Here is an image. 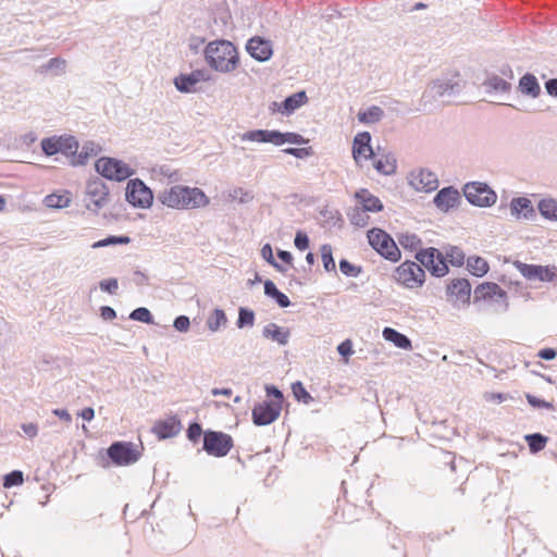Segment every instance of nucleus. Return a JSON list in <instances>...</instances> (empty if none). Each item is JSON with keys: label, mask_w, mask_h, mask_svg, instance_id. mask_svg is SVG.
<instances>
[{"label": "nucleus", "mask_w": 557, "mask_h": 557, "mask_svg": "<svg viewBox=\"0 0 557 557\" xmlns=\"http://www.w3.org/2000/svg\"><path fill=\"white\" fill-rule=\"evenodd\" d=\"M414 259L434 277H443L449 272L444 253L435 247L420 248L416 251Z\"/></svg>", "instance_id": "39448f33"}, {"label": "nucleus", "mask_w": 557, "mask_h": 557, "mask_svg": "<svg viewBox=\"0 0 557 557\" xmlns=\"http://www.w3.org/2000/svg\"><path fill=\"white\" fill-rule=\"evenodd\" d=\"M99 288L104 293L114 295L119 288V281L115 277L102 280L99 282Z\"/></svg>", "instance_id": "052dcab7"}, {"label": "nucleus", "mask_w": 557, "mask_h": 557, "mask_svg": "<svg viewBox=\"0 0 557 557\" xmlns=\"http://www.w3.org/2000/svg\"><path fill=\"white\" fill-rule=\"evenodd\" d=\"M285 154L293 156L297 159H306L311 156H313V149L312 147H301V148H294L288 147L282 150Z\"/></svg>", "instance_id": "4d7b16f0"}, {"label": "nucleus", "mask_w": 557, "mask_h": 557, "mask_svg": "<svg viewBox=\"0 0 557 557\" xmlns=\"http://www.w3.org/2000/svg\"><path fill=\"white\" fill-rule=\"evenodd\" d=\"M494 300L496 302H503L504 309H508L507 293L496 283L484 282L479 284L474 289L473 302L476 304L480 300Z\"/></svg>", "instance_id": "f3484780"}, {"label": "nucleus", "mask_w": 557, "mask_h": 557, "mask_svg": "<svg viewBox=\"0 0 557 557\" xmlns=\"http://www.w3.org/2000/svg\"><path fill=\"white\" fill-rule=\"evenodd\" d=\"M140 456L141 451L132 442L116 441L107 448V457L119 467L133 465Z\"/></svg>", "instance_id": "1a4fd4ad"}, {"label": "nucleus", "mask_w": 557, "mask_h": 557, "mask_svg": "<svg viewBox=\"0 0 557 557\" xmlns=\"http://www.w3.org/2000/svg\"><path fill=\"white\" fill-rule=\"evenodd\" d=\"M525 398L528 404L533 408H544V409H554V405L549 401H546L545 399H542L537 396H534L532 394H525Z\"/></svg>", "instance_id": "bf43d9fd"}, {"label": "nucleus", "mask_w": 557, "mask_h": 557, "mask_svg": "<svg viewBox=\"0 0 557 557\" xmlns=\"http://www.w3.org/2000/svg\"><path fill=\"white\" fill-rule=\"evenodd\" d=\"M321 258L323 268L326 272H336V264L333 258V249L329 244H324L321 246Z\"/></svg>", "instance_id": "c03bdc74"}, {"label": "nucleus", "mask_w": 557, "mask_h": 557, "mask_svg": "<svg viewBox=\"0 0 557 557\" xmlns=\"http://www.w3.org/2000/svg\"><path fill=\"white\" fill-rule=\"evenodd\" d=\"M255 320L256 314L253 310L246 307H239L238 318L236 320V326L238 329L252 327L255 324Z\"/></svg>", "instance_id": "79ce46f5"}, {"label": "nucleus", "mask_w": 557, "mask_h": 557, "mask_svg": "<svg viewBox=\"0 0 557 557\" xmlns=\"http://www.w3.org/2000/svg\"><path fill=\"white\" fill-rule=\"evenodd\" d=\"M355 198L358 203L361 205L360 208L367 212L376 213L382 211L384 208L382 201L366 188L357 190L355 193Z\"/></svg>", "instance_id": "b1692460"}, {"label": "nucleus", "mask_w": 557, "mask_h": 557, "mask_svg": "<svg viewBox=\"0 0 557 557\" xmlns=\"http://www.w3.org/2000/svg\"><path fill=\"white\" fill-rule=\"evenodd\" d=\"M181 429L182 424L180 419L176 416H173L165 420L158 421L153 425L152 431L157 434L158 438L166 440L178 434Z\"/></svg>", "instance_id": "412c9836"}, {"label": "nucleus", "mask_w": 557, "mask_h": 557, "mask_svg": "<svg viewBox=\"0 0 557 557\" xmlns=\"http://www.w3.org/2000/svg\"><path fill=\"white\" fill-rule=\"evenodd\" d=\"M158 201L177 210L205 208L210 203L209 197L198 187L174 185L158 194Z\"/></svg>", "instance_id": "f257e3e1"}, {"label": "nucleus", "mask_w": 557, "mask_h": 557, "mask_svg": "<svg viewBox=\"0 0 557 557\" xmlns=\"http://www.w3.org/2000/svg\"><path fill=\"white\" fill-rule=\"evenodd\" d=\"M537 209L543 218L557 221V200L544 198L539 202Z\"/></svg>", "instance_id": "e433bc0d"}, {"label": "nucleus", "mask_w": 557, "mask_h": 557, "mask_svg": "<svg viewBox=\"0 0 557 557\" xmlns=\"http://www.w3.org/2000/svg\"><path fill=\"white\" fill-rule=\"evenodd\" d=\"M131 243V237L127 235H109L103 239L95 242L91 245L92 249L115 246V245H127Z\"/></svg>", "instance_id": "58836bf2"}, {"label": "nucleus", "mask_w": 557, "mask_h": 557, "mask_svg": "<svg viewBox=\"0 0 557 557\" xmlns=\"http://www.w3.org/2000/svg\"><path fill=\"white\" fill-rule=\"evenodd\" d=\"M262 336L277 343L281 346H285L289 342L290 332L287 327L280 326L274 322H270L263 327Z\"/></svg>", "instance_id": "393cba45"}, {"label": "nucleus", "mask_w": 557, "mask_h": 557, "mask_svg": "<svg viewBox=\"0 0 557 557\" xmlns=\"http://www.w3.org/2000/svg\"><path fill=\"white\" fill-rule=\"evenodd\" d=\"M544 86H545L546 92L549 96L557 98V77L549 78L548 81L545 82Z\"/></svg>", "instance_id": "774afa93"}, {"label": "nucleus", "mask_w": 557, "mask_h": 557, "mask_svg": "<svg viewBox=\"0 0 557 557\" xmlns=\"http://www.w3.org/2000/svg\"><path fill=\"white\" fill-rule=\"evenodd\" d=\"M79 149L78 140L74 136H60V153L73 159Z\"/></svg>", "instance_id": "c9c22d12"}, {"label": "nucleus", "mask_w": 557, "mask_h": 557, "mask_svg": "<svg viewBox=\"0 0 557 557\" xmlns=\"http://www.w3.org/2000/svg\"><path fill=\"white\" fill-rule=\"evenodd\" d=\"M203 433H205V431L202 430L201 424L194 421V422L189 423L187 431H186V436H187L188 441L196 444L199 442L201 436L203 437Z\"/></svg>", "instance_id": "6e6d98bb"}, {"label": "nucleus", "mask_w": 557, "mask_h": 557, "mask_svg": "<svg viewBox=\"0 0 557 557\" xmlns=\"http://www.w3.org/2000/svg\"><path fill=\"white\" fill-rule=\"evenodd\" d=\"M85 206L89 211L97 213L109 201V188L106 183L96 177L87 183Z\"/></svg>", "instance_id": "ddd939ff"}, {"label": "nucleus", "mask_w": 557, "mask_h": 557, "mask_svg": "<svg viewBox=\"0 0 557 557\" xmlns=\"http://www.w3.org/2000/svg\"><path fill=\"white\" fill-rule=\"evenodd\" d=\"M95 170L102 177L115 182L128 180L135 173V171L124 161L112 157L99 158L95 162Z\"/></svg>", "instance_id": "423d86ee"}, {"label": "nucleus", "mask_w": 557, "mask_h": 557, "mask_svg": "<svg viewBox=\"0 0 557 557\" xmlns=\"http://www.w3.org/2000/svg\"><path fill=\"white\" fill-rule=\"evenodd\" d=\"M467 269L472 275L482 277L488 272L490 265L484 258L471 256L467 259Z\"/></svg>", "instance_id": "7c9ffc66"}, {"label": "nucleus", "mask_w": 557, "mask_h": 557, "mask_svg": "<svg viewBox=\"0 0 557 557\" xmlns=\"http://www.w3.org/2000/svg\"><path fill=\"white\" fill-rule=\"evenodd\" d=\"M24 482V474L21 470H13L3 476V487L11 488L22 485Z\"/></svg>", "instance_id": "8fccbe9b"}, {"label": "nucleus", "mask_w": 557, "mask_h": 557, "mask_svg": "<svg viewBox=\"0 0 557 557\" xmlns=\"http://www.w3.org/2000/svg\"><path fill=\"white\" fill-rule=\"evenodd\" d=\"M519 90L525 96L537 98L541 94L537 78L531 73H525L519 81Z\"/></svg>", "instance_id": "c85d7f7f"}, {"label": "nucleus", "mask_w": 557, "mask_h": 557, "mask_svg": "<svg viewBox=\"0 0 557 557\" xmlns=\"http://www.w3.org/2000/svg\"><path fill=\"white\" fill-rule=\"evenodd\" d=\"M125 199L135 208L148 209L152 206L153 193L140 178H133L126 185Z\"/></svg>", "instance_id": "f8f14e48"}, {"label": "nucleus", "mask_w": 557, "mask_h": 557, "mask_svg": "<svg viewBox=\"0 0 557 557\" xmlns=\"http://www.w3.org/2000/svg\"><path fill=\"white\" fill-rule=\"evenodd\" d=\"M444 256L453 267H461L465 263V252L457 246H448Z\"/></svg>", "instance_id": "37998d69"}, {"label": "nucleus", "mask_w": 557, "mask_h": 557, "mask_svg": "<svg viewBox=\"0 0 557 557\" xmlns=\"http://www.w3.org/2000/svg\"><path fill=\"white\" fill-rule=\"evenodd\" d=\"M242 141H255L259 144H272L283 146L284 144L306 145L308 139L295 132H281L278 129H252L240 135Z\"/></svg>", "instance_id": "7ed1b4c3"}, {"label": "nucleus", "mask_w": 557, "mask_h": 557, "mask_svg": "<svg viewBox=\"0 0 557 557\" xmlns=\"http://www.w3.org/2000/svg\"><path fill=\"white\" fill-rule=\"evenodd\" d=\"M173 84L175 88L180 92L189 94L195 91L196 82L191 73L188 74H180L173 79Z\"/></svg>", "instance_id": "f704fd0d"}, {"label": "nucleus", "mask_w": 557, "mask_h": 557, "mask_svg": "<svg viewBox=\"0 0 557 557\" xmlns=\"http://www.w3.org/2000/svg\"><path fill=\"white\" fill-rule=\"evenodd\" d=\"M347 215L350 223L357 227H366L370 221V216L367 214V211L360 207L352 208Z\"/></svg>", "instance_id": "a19ab883"}, {"label": "nucleus", "mask_w": 557, "mask_h": 557, "mask_svg": "<svg viewBox=\"0 0 557 557\" xmlns=\"http://www.w3.org/2000/svg\"><path fill=\"white\" fill-rule=\"evenodd\" d=\"M129 319L146 324H153V315L146 307H138L129 313Z\"/></svg>", "instance_id": "09e8293b"}, {"label": "nucleus", "mask_w": 557, "mask_h": 557, "mask_svg": "<svg viewBox=\"0 0 557 557\" xmlns=\"http://www.w3.org/2000/svg\"><path fill=\"white\" fill-rule=\"evenodd\" d=\"M463 87L465 83L460 79L459 75L438 78L429 85L426 90L423 92L422 100L449 98L460 94Z\"/></svg>", "instance_id": "0eeeda50"}, {"label": "nucleus", "mask_w": 557, "mask_h": 557, "mask_svg": "<svg viewBox=\"0 0 557 557\" xmlns=\"http://www.w3.org/2000/svg\"><path fill=\"white\" fill-rule=\"evenodd\" d=\"M271 299H273L280 308H287L290 306L289 298L281 290H278L275 296L271 297Z\"/></svg>", "instance_id": "338daca9"}, {"label": "nucleus", "mask_w": 557, "mask_h": 557, "mask_svg": "<svg viewBox=\"0 0 557 557\" xmlns=\"http://www.w3.org/2000/svg\"><path fill=\"white\" fill-rule=\"evenodd\" d=\"M292 392L297 401L302 403L305 405H309L313 401V397L306 389L304 384L300 381H296L292 384Z\"/></svg>", "instance_id": "a18cd8bd"}, {"label": "nucleus", "mask_w": 557, "mask_h": 557, "mask_svg": "<svg viewBox=\"0 0 557 557\" xmlns=\"http://www.w3.org/2000/svg\"><path fill=\"white\" fill-rule=\"evenodd\" d=\"M399 245L406 250H419L418 247L421 246V238L413 233H401L398 235Z\"/></svg>", "instance_id": "ea45409f"}, {"label": "nucleus", "mask_w": 557, "mask_h": 557, "mask_svg": "<svg viewBox=\"0 0 557 557\" xmlns=\"http://www.w3.org/2000/svg\"><path fill=\"white\" fill-rule=\"evenodd\" d=\"M338 265L339 271L347 277H357L362 272V268L360 265H355L347 259H341Z\"/></svg>", "instance_id": "603ef678"}, {"label": "nucleus", "mask_w": 557, "mask_h": 557, "mask_svg": "<svg viewBox=\"0 0 557 557\" xmlns=\"http://www.w3.org/2000/svg\"><path fill=\"white\" fill-rule=\"evenodd\" d=\"M536 281L553 282L557 278V268L555 265H541L539 267Z\"/></svg>", "instance_id": "3c124183"}, {"label": "nucleus", "mask_w": 557, "mask_h": 557, "mask_svg": "<svg viewBox=\"0 0 557 557\" xmlns=\"http://www.w3.org/2000/svg\"><path fill=\"white\" fill-rule=\"evenodd\" d=\"M66 66V61L62 58L55 57L51 58L46 64L41 66V72H48V71H60L64 72Z\"/></svg>", "instance_id": "13d9d810"}, {"label": "nucleus", "mask_w": 557, "mask_h": 557, "mask_svg": "<svg viewBox=\"0 0 557 557\" xmlns=\"http://www.w3.org/2000/svg\"><path fill=\"white\" fill-rule=\"evenodd\" d=\"M308 101V97L305 90H300L287 96L281 103L278 110L285 114L289 115L294 113L297 109L304 106Z\"/></svg>", "instance_id": "bb28decb"}, {"label": "nucleus", "mask_w": 557, "mask_h": 557, "mask_svg": "<svg viewBox=\"0 0 557 557\" xmlns=\"http://www.w3.org/2000/svg\"><path fill=\"white\" fill-rule=\"evenodd\" d=\"M230 198L233 200H237L242 205L249 203L253 200V194L249 190H245L242 187H236L230 191Z\"/></svg>", "instance_id": "864d4df0"}, {"label": "nucleus", "mask_w": 557, "mask_h": 557, "mask_svg": "<svg viewBox=\"0 0 557 557\" xmlns=\"http://www.w3.org/2000/svg\"><path fill=\"white\" fill-rule=\"evenodd\" d=\"M515 267L520 272V274L527 280L536 281L540 264H529L523 263L521 261H516Z\"/></svg>", "instance_id": "de8ad7c7"}, {"label": "nucleus", "mask_w": 557, "mask_h": 557, "mask_svg": "<svg viewBox=\"0 0 557 557\" xmlns=\"http://www.w3.org/2000/svg\"><path fill=\"white\" fill-rule=\"evenodd\" d=\"M382 334H383V338L386 342L393 343L398 348H401V349H410L411 348L410 338L407 335L398 332L397 330H395L393 327H389V326L384 327Z\"/></svg>", "instance_id": "c756f323"}, {"label": "nucleus", "mask_w": 557, "mask_h": 557, "mask_svg": "<svg viewBox=\"0 0 557 557\" xmlns=\"http://www.w3.org/2000/svg\"><path fill=\"white\" fill-rule=\"evenodd\" d=\"M294 245L300 251L308 249L310 245V239L307 233H305L304 231H297L294 238Z\"/></svg>", "instance_id": "680f3d73"}, {"label": "nucleus", "mask_w": 557, "mask_h": 557, "mask_svg": "<svg viewBox=\"0 0 557 557\" xmlns=\"http://www.w3.org/2000/svg\"><path fill=\"white\" fill-rule=\"evenodd\" d=\"M246 50L251 58L259 62L270 60L273 54L271 41L259 36L252 37L247 41Z\"/></svg>", "instance_id": "aec40b11"}, {"label": "nucleus", "mask_w": 557, "mask_h": 557, "mask_svg": "<svg viewBox=\"0 0 557 557\" xmlns=\"http://www.w3.org/2000/svg\"><path fill=\"white\" fill-rule=\"evenodd\" d=\"M227 323V317L223 309L215 308L207 319V327L211 332H218Z\"/></svg>", "instance_id": "72a5a7b5"}, {"label": "nucleus", "mask_w": 557, "mask_h": 557, "mask_svg": "<svg viewBox=\"0 0 557 557\" xmlns=\"http://www.w3.org/2000/svg\"><path fill=\"white\" fill-rule=\"evenodd\" d=\"M337 351L338 354L344 357V358H348L349 356H351L354 354V349H352V343L350 339H345L338 346H337Z\"/></svg>", "instance_id": "69168bd1"}, {"label": "nucleus", "mask_w": 557, "mask_h": 557, "mask_svg": "<svg viewBox=\"0 0 557 557\" xmlns=\"http://www.w3.org/2000/svg\"><path fill=\"white\" fill-rule=\"evenodd\" d=\"M483 86L485 87L486 92L488 94H504L509 92L511 89V84L507 79L496 74H487L485 81L483 82Z\"/></svg>", "instance_id": "cd10ccee"}, {"label": "nucleus", "mask_w": 557, "mask_h": 557, "mask_svg": "<svg viewBox=\"0 0 557 557\" xmlns=\"http://www.w3.org/2000/svg\"><path fill=\"white\" fill-rule=\"evenodd\" d=\"M393 277L406 288L414 289L424 284L425 272L418 261L406 260L396 268Z\"/></svg>", "instance_id": "6e6552de"}, {"label": "nucleus", "mask_w": 557, "mask_h": 557, "mask_svg": "<svg viewBox=\"0 0 557 557\" xmlns=\"http://www.w3.org/2000/svg\"><path fill=\"white\" fill-rule=\"evenodd\" d=\"M510 212L516 219L532 220L536 215L532 201L527 197L512 198L510 201Z\"/></svg>", "instance_id": "4be33fe9"}, {"label": "nucleus", "mask_w": 557, "mask_h": 557, "mask_svg": "<svg viewBox=\"0 0 557 557\" xmlns=\"http://www.w3.org/2000/svg\"><path fill=\"white\" fill-rule=\"evenodd\" d=\"M369 245L384 259L397 262L401 258V252L394 238L385 231L373 227L367 233Z\"/></svg>", "instance_id": "20e7f679"}, {"label": "nucleus", "mask_w": 557, "mask_h": 557, "mask_svg": "<svg viewBox=\"0 0 557 557\" xmlns=\"http://www.w3.org/2000/svg\"><path fill=\"white\" fill-rule=\"evenodd\" d=\"M461 202V196L454 186H446L440 189L433 198L435 207L444 213L457 208Z\"/></svg>", "instance_id": "a211bd4d"}, {"label": "nucleus", "mask_w": 557, "mask_h": 557, "mask_svg": "<svg viewBox=\"0 0 557 557\" xmlns=\"http://www.w3.org/2000/svg\"><path fill=\"white\" fill-rule=\"evenodd\" d=\"M40 147L42 152L48 157L60 153V136L44 138L40 143Z\"/></svg>", "instance_id": "49530a36"}, {"label": "nucleus", "mask_w": 557, "mask_h": 557, "mask_svg": "<svg viewBox=\"0 0 557 557\" xmlns=\"http://www.w3.org/2000/svg\"><path fill=\"white\" fill-rule=\"evenodd\" d=\"M203 53L209 66L218 72H233L239 63L237 48L231 41L225 39L209 42L206 46Z\"/></svg>", "instance_id": "f03ea898"}, {"label": "nucleus", "mask_w": 557, "mask_h": 557, "mask_svg": "<svg viewBox=\"0 0 557 557\" xmlns=\"http://www.w3.org/2000/svg\"><path fill=\"white\" fill-rule=\"evenodd\" d=\"M264 388H265L267 396L272 397L273 398L272 401L280 404V406L282 407V404L284 400V395H283L282 391L273 384H267Z\"/></svg>", "instance_id": "e2e57ef3"}, {"label": "nucleus", "mask_w": 557, "mask_h": 557, "mask_svg": "<svg viewBox=\"0 0 557 557\" xmlns=\"http://www.w3.org/2000/svg\"><path fill=\"white\" fill-rule=\"evenodd\" d=\"M530 453L537 454L543 450L548 442V437L542 433H531L524 435Z\"/></svg>", "instance_id": "473e14b6"}, {"label": "nucleus", "mask_w": 557, "mask_h": 557, "mask_svg": "<svg viewBox=\"0 0 557 557\" xmlns=\"http://www.w3.org/2000/svg\"><path fill=\"white\" fill-rule=\"evenodd\" d=\"M384 116V111L377 106H372L364 111H359L358 120L363 124H372L379 122Z\"/></svg>", "instance_id": "4c0bfd02"}, {"label": "nucleus", "mask_w": 557, "mask_h": 557, "mask_svg": "<svg viewBox=\"0 0 557 557\" xmlns=\"http://www.w3.org/2000/svg\"><path fill=\"white\" fill-rule=\"evenodd\" d=\"M189 326L190 320L187 315H177L173 321V327L181 333L187 332L189 330Z\"/></svg>", "instance_id": "0e129e2a"}, {"label": "nucleus", "mask_w": 557, "mask_h": 557, "mask_svg": "<svg viewBox=\"0 0 557 557\" xmlns=\"http://www.w3.org/2000/svg\"><path fill=\"white\" fill-rule=\"evenodd\" d=\"M408 184L417 191L431 193L437 189V175L425 168L412 170L408 174Z\"/></svg>", "instance_id": "4468645a"}, {"label": "nucleus", "mask_w": 557, "mask_h": 557, "mask_svg": "<svg viewBox=\"0 0 557 557\" xmlns=\"http://www.w3.org/2000/svg\"><path fill=\"white\" fill-rule=\"evenodd\" d=\"M352 157L356 163H360L361 159H374L375 152L371 146V134L369 132L358 133L352 141Z\"/></svg>", "instance_id": "6ab92c4d"}, {"label": "nucleus", "mask_w": 557, "mask_h": 557, "mask_svg": "<svg viewBox=\"0 0 557 557\" xmlns=\"http://www.w3.org/2000/svg\"><path fill=\"white\" fill-rule=\"evenodd\" d=\"M234 446L230 434L221 431L206 430L203 433L202 449L216 458L225 457Z\"/></svg>", "instance_id": "9d476101"}, {"label": "nucleus", "mask_w": 557, "mask_h": 557, "mask_svg": "<svg viewBox=\"0 0 557 557\" xmlns=\"http://www.w3.org/2000/svg\"><path fill=\"white\" fill-rule=\"evenodd\" d=\"M102 151V147L95 141L87 140L81 147V150L76 152V156L71 159V164L74 166L84 165L92 157L98 156Z\"/></svg>", "instance_id": "a878e982"}, {"label": "nucleus", "mask_w": 557, "mask_h": 557, "mask_svg": "<svg viewBox=\"0 0 557 557\" xmlns=\"http://www.w3.org/2000/svg\"><path fill=\"white\" fill-rule=\"evenodd\" d=\"M281 410L280 404L272 400L258 403L252 409V422L258 426L269 425L280 417Z\"/></svg>", "instance_id": "2eb2a0df"}, {"label": "nucleus", "mask_w": 557, "mask_h": 557, "mask_svg": "<svg viewBox=\"0 0 557 557\" xmlns=\"http://www.w3.org/2000/svg\"><path fill=\"white\" fill-rule=\"evenodd\" d=\"M379 157L374 159L373 166L374 169L383 175H392L396 172L397 169V160L393 152H386L383 150L380 153L381 148H376Z\"/></svg>", "instance_id": "5701e85b"}, {"label": "nucleus", "mask_w": 557, "mask_h": 557, "mask_svg": "<svg viewBox=\"0 0 557 557\" xmlns=\"http://www.w3.org/2000/svg\"><path fill=\"white\" fill-rule=\"evenodd\" d=\"M463 195L469 203L475 207L487 208L496 202V193L486 184L470 182L463 187Z\"/></svg>", "instance_id": "9b49d317"}, {"label": "nucleus", "mask_w": 557, "mask_h": 557, "mask_svg": "<svg viewBox=\"0 0 557 557\" xmlns=\"http://www.w3.org/2000/svg\"><path fill=\"white\" fill-rule=\"evenodd\" d=\"M261 256L270 265H272L277 271H280V272H284L285 271L284 267L282 264H280L275 260V258L273 256V249H272V246L270 244H264L262 246V248H261Z\"/></svg>", "instance_id": "5fc2aeb1"}, {"label": "nucleus", "mask_w": 557, "mask_h": 557, "mask_svg": "<svg viewBox=\"0 0 557 557\" xmlns=\"http://www.w3.org/2000/svg\"><path fill=\"white\" fill-rule=\"evenodd\" d=\"M71 202V196L69 191L64 194H50L44 198V203L46 207L51 209H63L69 207Z\"/></svg>", "instance_id": "2f4dec72"}, {"label": "nucleus", "mask_w": 557, "mask_h": 557, "mask_svg": "<svg viewBox=\"0 0 557 557\" xmlns=\"http://www.w3.org/2000/svg\"><path fill=\"white\" fill-rule=\"evenodd\" d=\"M447 300L454 306L469 305L471 298V284L468 278H454L446 286Z\"/></svg>", "instance_id": "dca6fc26"}]
</instances>
